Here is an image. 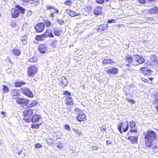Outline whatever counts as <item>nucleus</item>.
Masks as SVG:
<instances>
[{"label": "nucleus", "instance_id": "nucleus-1", "mask_svg": "<svg viewBox=\"0 0 158 158\" xmlns=\"http://www.w3.org/2000/svg\"><path fill=\"white\" fill-rule=\"evenodd\" d=\"M156 135L155 132L152 130L148 131L144 134L145 144L147 147H151L152 146L157 139Z\"/></svg>", "mask_w": 158, "mask_h": 158}, {"label": "nucleus", "instance_id": "nucleus-2", "mask_svg": "<svg viewBox=\"0 0 158 158\" xmlns=\"http://www.w3.org/2000/svg\"><path fill=\"white\" fill-rule=\"evenodd\" d=\"M74 111L75 114H78L77 117V121L81 122L85 121L86 119V116L82 110L77 108H75Z\"/></svg>", "mask_w": 158, "mask_h": 158}, {"label": "nucleus", "instance_id": "nucleus-3", "mask_svg": "<svg viewBox=\"0 0 158 158\" xmlns=\"http://www.w3.org/2000/svg\"><path fill=\"white\" fill-rule=\"evenodd\" d=\"M32 114L33 110L31 109L28 108L25 110L23 112V120L27 123L30 122L31 121V117Z\"/></svg>", "mask_w": 158, "mask_h": 158}, {"label": "nucleus", "instance_id": "nucleus-4", "mask_svg": "<svg viewBox=\"0 0 158 158\" xmlns=\"http://www.w3.org/2000/svg\"><path fill=\"white\" fill-rule=\"evenodd\" d=\"M38 70L37 67L35 65H30L27 70L28 75L29 76H33L37 72Z\"/></svg>", "mask_w": 158, "mask_h": 158}, {"label": "nucleus", "instance_id": "nucleus-5", "mask_svg": "<svg viewBox=\"0 0 158 158\" xmlns=\"http://www.w3.org/2000/svg\"><path fill=\"white\" fill-rule=\"evenodd\" d=\"M21 92L25 95L30 98H32L34 95L32 93L28 88L24 87L21 89Z\"/></svg>", "mask_w": 158, "mask_h": 158}, {"label": "nucleus", "instance_id": "nucleus-6", "mask_svg": "<svg viewBox=\"0 0 158 158\" xmlns=\"http://www.w3.org/2000/svg\"><path fill=\"white\" fill-rule=\"evenodd\" d=\"M45 25L43 23H38L35 27V31L36 32H41L44 29Z\"/></svg>", "mask_w": 158, "mask_h": 158}, {"label": "nucleus", "instance_id": "nucleus-7", "mask_svg": "<svg viewBox=\"0 0 158 158\" xmlns=\"http://www.w3.org/2000/svg\"><path fill=\"white\" fill-rule=\"evenodd\" d=\"M47 47L45 44H40L39 45L38 50L41 53L45 54L47 51Z\"/></svg>", "mask_w": 158, "mask_h": 158}, {"label": "nucleus", "instance_id": "nucleus-8", "mask_svg": "<svg viewBox=\"0 0 158 158\" xmlns=\"http://www.w3.org/2000/svg\"><path fill=\"white\" fill-rule=\"evenodd\" d=\"M134 56H135V60L138 64H142L144 62V59L143 56H139L138 54L134 55Z\"/></svg>", "mask_w": 158, "mask_h": 158}, {"label": "nucleus", "instance_id": "nucleus-9", "mask_svg": "<svg viewBox=\"0 0 158 158\" xmlns=\"http://www.w3.org/2000/svg\"><path fill=\"white\" fill-rule=\"evenodd\" d=\"M41 118L40 115L37 114H34L31 118V121L33 123H38Z\"/></svg>", "mask_w": 158, "mask_h": 158}, {"label": "nucleus", "instance_id": "nucleus-10", "mask_svg": "<svg viewBox=\"0 0 158 158\" xmlns=\"http://www.w3.org/2000/svg\"><path fill=\"white\" fill-rule=\"evenodd\" d=\"M11 15L14 18H17L20 15L19 11L16 9L13 8L11 10Z\"/></svg>", "mask_w": 158, "mask_h": 158}, {"label": "nucleus", "instance_id": "nucleus-11", "mask_svg": "<svg viewBox=\"0 0 158 158\" xmlns=\"http://www.w3.org/2000/svg\"><path fill=\"white\" fill-rule=\"evenodd\" d=\"M16 102L17 103L20 104L26 105L28 104L29 100L23 98H18L16 99Z\"/></svg>", "mask_w": 158, "mask_h": 158}, {"label": "nucleus", "instance_id": "nucleus-12", "mask_svg": "<svg viewBox=\"0 0 158 158\" xmlns=\"http://www.w3.org/2000/svg\"><path fill=\"white\" fill-rule=\"evenodd\" d=\"M140 69L142 71V73L146 76L151 75L152 73V71L150 69H148L145 68H141Z\"/></svg>", "mask_w": 158, "mask_h": 158}, {"label": "nucleus", "instance_id": "nucleus-13", "mask_svg": "<svg viewBox=\"0 0 158 158\" xmlns=\"http://www.w3.org/2000/svg\"><path fill=\"white\" fill-rule=\"evenodd\" d=\"M118 72V69L115 67L108 69L106 71L107 73L109 74H116Z\"/></svg>", "mask_w": 158, "mask_h": 158}, {"label": "nucleus", "instance_id": "nucleus-14", "mask_svg": "<svg viewBox=\"0 0 158 158\" xmlns=\"http://www.w3.org/2000/svg\"><path fill=\"white\" fill-rule=\"evenodd\" d=\"M66 98L65 103L67 105L71 106L73 105L74 103L73 101L72 100V97L67 96Z\"/></svg>", "mask_w": 158, "mask_h": 158}, {"label": "nucleus", "instance_id": "nucleus-15", "mask_svg": "<svg viewBox=\"0 0 158 158\" xmlns=\"http://www.w3.org/2000/svg\"><path fill=\"white\" fill-rule=\"evenodd\" d=\"M102 7L101 6H98L94 10V13L96 15H99L102 14Z\"/></svg>", "mask_w": 158, "mask_h": 158}, {"label": "nucleus", "instance_id": "nucleus-16", "mask_svg": "<svg viewBox=\"0 0 158 158\" xmlns=\"http://www.w3.org/2000/svg\"><path fill=\"white\" fill-rule=\"evenodd\" d=\"M46 38L47 37L44 33L42 35H37L35 37V40L38 41H44Z\"/></svg>", "mask_w": 158, "mask_h": 158}, {"label": "nucleus", "instance_id": "nucleus-17", "mask_svg": "<svg viewBox=\"0 0 158 158\" xmlns=\"http://www.w3.org/2000/svg\"><path fill=\"white\" fill-rule=\"evenodd\" d=\"M44 33L46 36L47 38L48 37L50 38H53L54 37L52 34V30L47 29L46 31Z\"/></svg>", "mask_w": 158, "mask_h": 158}, {"label": "nucleus", "instance_id": "nucleus-18", "mask_svg": "<svg viewBox=\"0 0 158 158\" xmlns=\"http://www.w3.org/2000/svg\"><path fill=\"white\" fill-rule=\"evenodd\" d=\"M128 139L133 143H137L138 141V138L136 136H129L128 137Z\"/></svg>", "mask_w": 158, "mask_h": 158}, {"label": "nucleus", "instance_id": "nucleus-19", "mask_svg": "<svg viewBox=\"0 0 158 158\" xmlns=\"http://www.w3.org/2000/svg\"><path fill=\"white\" fill-rule=\"evenodd\" d=\"M148 12L151 14H155L156 13H158V8L156 6L153 7L149 10Z\"/></svg>", "mask_w": 158, "mask_h": 158}, {"label": "nucleus", "instance_id": "nucleus-20", "mask_svg": "<svg viewBox=\"0 0 158 158\" xmlns=\"http://www.w3.org/2000/svg\"><path fill=\"white\" fill-rule=\"evenodd\" d=\"M133 61L132 57L129 55H127L125 56V62H127L129 64H131Z\"/></svg>", "mask_w": 158, "mask_h": 158}, {"label": "nucleus", "instance_id": "nucleus-21", "mask_svg": "<svg viewBox=\"0 0 158 158\" xmlns=\"http://www.w3.org/2000/svg\"><path fill=\"white\" fill-rule=\"evenodd\" d=\"M46 8L47 10H50L51 9H53L56 10V14H59V10H58L56 7L54 6H51L49 5H47L46 6Z\"/></svg>", "mask_w": 158, "mask_h": 158}, {"label": "nucleus", "instance_id": "nucleus-22", "mask_svg": "<svg viewBox=\"0 0 158 158\" xmlns=\"http://www.w3.org/2000/svg\"><path fill=\"white\" fill-rule=\"evenodd\" d=\"M102 63L104 64H112L114 62L111 59H105L102 61Z\"/></svg>", "mask_w": 158, "mask_h": 158}, {"label": "nucleus", "instance_id": "nucleus-23", "mask_svg": "<svg viewBox=\"0 0 158 158\" xmlns=\"http://www.w3.org/2000/svg\"><path fill=\"white\" fill-rule=\"evenodd\" d=\"M12 52L14 55L18 56L21 53L20 50L17 49H13L12 50Z\"/></svg>", "mask_w": 158, "mask_h": 158}, {"label": "nucleus", "instance_id": "nucleus-24", "mask_svg": "<svg viewBox=\"0 0 158 158\" xmlns=\"http://www.w3.org/2000/svg\"><path fill=\"white\" fill-rule=\"evenodd\" d=\"M54 34L56 36H59L60 34V30L56 28H54L53 29Z\"/></svg>", "mask_w": 158, "mask_h": 158}, {"label": "nucleus", "instance_id": "nucleus-25", "mask_svg": "<svg viewBox=\"0 0 158 158\" xmlns=\"http://www.w3.org/2000/svg\"><path fill=\"white\" fill-rule=\"evenodd\" d=\"M19 91L17 89H13L11 91V94L13 96H17L19 94Z\"/></svg>", "mask_w": 158, "mask_h": 158}, {"label": "nucleus", "instance_id": "nucleus-26", "mask_svg": "<svg viewBox=\"0 0 158 158\" xmlns=\"http://www.w3.org/2000/svg\"><path fill=\"white\" fill-rule=\"evenodd\" d=\"M15 7L20 11L22 14H23L24 13L25 9L22 6L19 5H17Z\"/></svg>", "mask_w": 158, "mask_h": 158}, {"label": "nucleus", "instance_id": "nucleus-27", "mask_svg": "<svg viewBox=\"0 0 158 158\" xmlns=\"http://www.w3.org/2000/svg\"><path fill=\"white\" fill-rule=\"evenodd\" d=\"M22 42L24 45H25L27 42V37L26 35L23 36L21 37Z\"/></svg>", "mask_w": 158, "mask_h": 158}, {"label": "nucleus", "instance_id": "nucleus-28", "mask_svg": "<svg viewBox=\"0 0 158 158\" xmlns=\"http://www.w3.org/2000/svg\"><path fill=\"white\" fill-rule=\"evenodd\" d=\"M108 25L107 24H105L100 25L98 29H101L102 31H104L105 29L108 28Z\"/></svg>", "mask_w": 158, "mask_h": 158}, {"label": "nucleus", "instance_id": "nucleus-29", "mask_svg": "<svg viewBox=\"0 0 158 158\" xmlns=\"http://www.w3.org/2000/svg\"><path fill=\"white\" fill-rule=\"evenodd\" d=\"M50 12L51 13L49 14V17L50 18H51L53 20L55 16V14L56 13V10L54 11H53L52 10H51Z\"/></svg>", "mask_w": 158, "mask_h": 158}, {"label": "nucleus", "instance_id": "nucleus-30", "mask_svg": "<svg viewBox=\"0 0 158 158\" xmlns=\"http://www.w3.org/2000/svg\"><path fill=\"white\" fill-rule=\"evenodd\" d=\"M148 3L150 6H152L154 5L157 1V0H148Z\"/></svg>", "mask_w": 158, "mask_h": 158}, {"label": "nucleus", "instance_id": "nucleus-31", "mask_svg": "<svg viewBox=\"0 0 158 158\" xmlns=\"http://www.w3.org/2000/svg\"><path fill=\"white\" fill-rule=\"evenodd\" d=\"M37 104L36 101L34 100L31 102L29 105V107H32L35 106Z\"/></svg>", "mask_w": 158, "mask_h": 158}, {"label": "nucleus", "instance_id": "nucleus-32", "mask_svg": "<svg viewBox=\"0 0 158 158\" xmlns=\"http://www.w3.org/2000/svg\"><path fill=\"white\" fill-rule=\"evenodd\" d=\"M66 12L68 14L72 17H74L75 16V14L74 13V12L70 10H67Z\"/></svg>", "mask_w": 158, "mask_h": 158}, {"label": "nucleus", "instance_id": "nucleus-33", "mask_svg": "<svg viewBox=\"0 0 158 158\" xmlns=\"http://www.w3.org/2000/svg\"><path fill=\"white\" fill-rule=\"evenodd\" d=\"M61 83L62 85V87H63L66 86L68 84L67 80H62L61 81Z\"/></svg>", "mask_w": 158, "mask_h": 158}, {"label": "nucleus", "instance_id": "nucleus-34", "mask_svg": "<svg viewBox=\"0 0 158 158\" xmlns=\"http://www.w3.org/2000/svg\"><path fill=\"white\" fill-rule=\"evenodd\" d=\"M25 83L24 82H17L15 84L16 87H20L22 85H24Z\"/></svg>", "mask_w": 158, "mask_h": 158}, {"label": "nucleus", "instance_id": "nucleus-35", "mask_svg": "<svg viewBox=\"0 0 158 158\" xmlns=\"http://www.w3.org/2000/svg\"><path fill=\"white\" fill-rule=\"evenodd\" d=\"M37 57L35 56H33L29 59V61L30 62H35L37 61Z\"/></svg>", "mask_w": 158, "mask_h": 158}, {"label": "nucleus", "instance_id": "nucleus-36", "mask_svg": "<svg viewBox=\"0 0 158 158\" xmlns=\"http://www.w3.org/2000/svg\"><path fill=\"white\" fill-rule=\"evenodd\" d=\"M56 145L57 148L60 149L62 148L63 147L62 144L60 141H57L56 143Z\"/></svg>", "mask_w": 158, "mask_h": 158}, {"label": "nucleus", "instance_id": "nucleus-37", "mask_svg": "<svg viewBox=\"0 0 158 158\" xmlns=\"http://www.w3.org/2000/svg\"><path fill=\"white\" fill-rule=\"evenodd\" d=\"M45 23L46 27H50L51 26V23L49 20H45Z\"/></svg>", "mask_w": 158, "mask_h": 158}, {"label": "nucleus", "instance_id": "nucleus-38", "mask_svg": "<svg viewBox=\"0 0 158 158\" xmlns=\"http://www.w3.org/2000/svg\"><path fill=\"white\" fill-rule=\"evenodd\" d=\"M123 123H121L120 124H119L118 126V129L119 131H120V133L121 134L123 133V132L122 131V128L123 127Z\"/></svg>", "mask_w": 158, "mask_h": 158}, {"label": "nucleus", "instance_id": "nucleus-39", "mask_svg": "<svg viewBox=\"0 0 158 158\" xmlns=\"http://www.w3.org/2000/svg\"><path fill=\"white\" fill-rule=\"evenodd\" d=\"M157 57L155 55L152 56L150 58V60L151 62H155L156 60Z\"/></svg>", "mask_w": 158, "mask_h": 158}, {"label": "nucleus", "instance_id": "nucleus-40", "mask_svg": "<svg viewBox=\"0 0 158 158\" xmlns=\"http://www.w3.org/2000/svg\"><path fill=\"white\" fill-rule=\"evenodd\" d=\"M129 126L131 128L135 127L136 126V123L134 121H131L130 122Z\"/></svg>", "mask_w": 158, "mask_h": 158}, {"label": "nucleus", "instance_id": "nucleus-41", "mask_svg": "<svg viewBox=\"0 0 158 158\" xmlns=\"http://www.w3.org/2000/svg\"><path fill=\"white\" fill-rule=\"evenodd\" d=\"M3 90L4 91V93H7L8 92L9 90L8 88L6 85H3Z\"/></svg>", "mask_w": 158, "mask_h": 158}, {"label": "nucleus", "instance_id": "nucleus-42", "mask_svg": "<svg viewBox=\"0 0 158 158\" xmlns=\"http://www.w3.org/2000/svg\"><path fill=\"white\" fill-rule=\"evenodd\" d=\"M153 103L157 105V106L156 107V110L158 113V98L155 99Z\"/></svg>", "mask_w": 158, "mask_h": 158}, {"label": "nucleus", "instance_id": "nucleus-43", "mask_svg": "<svg viewBox=\"0 0 158 158\" xmlns=\"http://www.w3.org/2000/svg\"><path fill=\"white\" fill-rule=\"evenodd\" d=\"M64 3L66 5L69 6L72 4V2L71 0H67Z\"/></svg>", "mask_w": 158, "mask_h": 158}, {"label": "nucleus", "instance_id": "nucleus-44", "mask_svg": "<svg viewBox=\"0 0 158 158\" xmlns=\"http://www.w3.org/2000/svg\"><path fill=\"white\" fill-rule=\"evenodd\" d=\"M152 80H144V81H143L148 84H152Z\"/></svg>", "mask_w": 158, "mask_h": 158}, {"label": "nucleus", "instance_id": "nucleus-45", "mask_svg": "<svg viewBox=\"0 0 158 158\" xmlns=\"http://www.w3.org/2000/svg\"><path fill=\"white\" fill-rule=\"evenodd\" d=\"M126 99L128 101V102H131L132 103L134 104L135 103V101L133 100L132 99L127 98H126Z\"/></svg>", "mask_w": 158, "mask_h": 158}, {"label": "nucleus", "instance_id": "nucleus-46", "mask_svg": "<svg viewBox=\"0 0 158 158\" xmlns=\"http://www.w3.org/2000/svg\"><path fill=\"white\" fill-rule=\"evenodd\" d=\"M132 132L134 133H137V129H135L133 128H131L130 131L129 132Z\"/></svg>", "mask_w": 158, "mask_h": 158}, {"label": "nucleus", "instance_id": "nucleus-47", "mask_svg": "<svg viewBox=\"0 0 158 158\" xmlns=\"http://www.w3.org/2000/svg\"><path fill=\"white\" fill-rule=\"evenodd\" d=\"M64 127L65 129L67 130L68 131H69L70 129V126L68 124H66L65 125Z\"/></svg>", "mask_w": 158, "mask_h": 158}, {"label": "nucleus", "instance_id": "nucleus-48", "mask_svg": "<svg viewBox=\"0 0 158 158\" xmlns=\"http://www.w3.org/2000/svg\"><path fill=\"white\" fill-rule=\"evenodd\" d=\"M127 122V124L126 127L125 128H123V131L124 132H126L128 129L129 126H128V122Z\"/></svg>", "mask_w": 158, "mask_h": 158}, {"label": "nucleus", "instance_id": "nucleus-49", "mask_svg": "<svg viewBox=\"0 0 158 158\" xmlns=\"http://www.w3.org/2000/svg\"><path fill=\"white\" fill-rule=\"evenodd\" d=\"M64 94L68 96H70L71 95V93L68 91H65L64 92Z\"/></svg>", "mask_w": 158, "mask_h": 158}, {"label": "nucleus", "instance_id": "nucleus-50", "mask_svg": "<svg viewBox=\"0 0 158 158\" xmlns=\"http://www.w3.org/2000/svg\"><path fill=\"white\" fill-rule=\"evenodd\" d=\"M115 23V20L114 19L109 20L108 21V23Z\"/></svg>", "mask_w": 158, "mask_h": 158}, {"label": "nucleus", "instance_id": "nucleus-51", "mask_svg": "<svg viewBox=\"0 0 158 158\" xmlns=\"http://www.w3.org/2000/svg\"><path fill=\"white\" fill-rule=\"evenodd\" d=\"M10 25L11 27H16V23L15 22H12L10 23Z\"/></svg>", "mask_w": 158, "mask_h": 158}, {"label": "nucleus", "instance_id": "nucleus-52", "mask_svg": "<svg viewBox=\"0 0 158 158\" xmlns=\"http://www.w3.org/2000/svg\"><path fill=\"white\" fill-rule=\"evenodd\" d=\"M35 147L37 148H40L41 147H42V145H41V144L39 143H37L35 144Z\"/></svg>", "mask_w": 158, "mask_h": 158}, {"label": "nucleus", "instance_id": "nucleus-53", "mask_svg": "<svg viewBox=\"0 0 158 158\" xmlns=\"http://www.w3.org/2000/svg\"><path fill=\"white\" fill-rule=\"evenodd\" d=\"M57 22L60 24V25H62L64 24V22L60 19H58L57 20Z\"/></svg>", "mask_w": 158, "mask_h": 158}, {"label": "nucleus", "instance_id": "nucleus-54", "mask_svg": "<svg viewBox=\"0 0 158 158\" xmlns=\"http://www.w3.org/2000/svg\"><path fill=\"white\" fill-rule=\"evenodd\" d=\"M153 95L154 98H157L158 97V93L157 92H155L153 94Z\"/></svg>", "mask_w": 158, "mask_h": 158}, {"label": "nucleus", "instance_id": "nucleus-55", "mask_svg": "<svg viewBox=\"0 0 158 158\" xmlns=\"http://www.w3.org/2000/svg\"><path fill=\"white\" fill-rule=\"evenodd\" d=\"M112 142L110 140H108L106 141V143L108 144H111Z\"/></svg>", "mask_w": 158, "mask_h": 158}, {"label": "nucleus", "instance_id": "nucleus-56", "mask_svg": "<svg viewBox=\"0 0 158 158\" xmlns=\"http://www.w3.org/2000/svg\"><path fill=\"white\" fill-rule=\"evenodd\" d=\"M139 1L140 3H145V0H139Z\"/></svg>", "mask_w": 158, "mask_h": 158}, {"label": "nucleus", "instance_id": "nucleus-57", "mask_svg": "<svg viewBox=\"0 0 158 158\" xmlns=\"http://www.w3.org/2000/svg\"><path fill=\"white\" fill-rule=\"evenodd\" d=\"M153 148L154 149V151H158V148L156 146L155 147H153Z\"/></svg>", "mask_w": 158, "mask_h": 158}, {"label": "nucleus", "instance_id": "nucleus-58", "mask_svg": "<svg viewBox=\"0 0 158 158\" xmlns=\"http://www.w3.org/2000/svg\"><path fill=\"white\" fill-rule=\"evenodd\" d=\"M92 149L94 150H97L98 149V148L97 146H93L92 147Z\"/></svg>", "mask_w": 158, "mask_h": 158}, {"label": "nucleus", "instance_id": "nucleus-59", "mask_svg": "<svg viewBox=\"0 0 158 158\" xmlns=\"http://www.w3.org/2000/svg\"><path fill=\"white\" fill-rule=\"evenodd\" d=\"M100 129L103 131H105L106 130V128H103L102 127H100Z\"/></svg>", "mask_w": 158, "mask_h": 158}, {"label": "nucleus", "instance_id": "nucleus-60", "mask_svg": "<svg viewBox=\"0 0 158 158\" xmlns=\"http://www.w3.org/2000/svg\"><path fill=\"white\" fill-rule=\"evenodd\" d=\"M37 126V125L32 124L31 125V127L32 128H36Z\"/></svg>", "mask_w": 158, "mask_h": 158}, {"label": "nucleus", "instance_id": "nucleus-61", "mask_svg": "<svg viewBox=\"0 0 158 158\" xmlns=\"http://www.w3.org/2000/svg\"><path fill=\"white\" fill-rule=\"evenodd\" d=\"M32 13L31 11H29L27 13V15L30 16L32 15Z\"/></svg>", "mask_w": 158, "mask_h": 158}, {"label": "nucleus", "instance_id": "nucleus-62", "mask_svg": "<svg viewBox=\"0 0 158 158\" xmlns=\"http://www.w3.org/2000/svg\"><path fill=\"white\" fill-rule=\"evenodd\" d=\"M23 2H29L30 0H21Z\"/></svg>", "mask_w": 158, "mask_h": 158}, {"label": "nucleus", "instance_id": "nucleus-63", "mask_svg": "<svg viewBox=\"0 0 158 158\" xmlns=\"http://www.w3.org/2000/svg\"><path fill=\"white\" fill-rule=\"evenodd\" d=\"M73 130L75 131L76 133H78V134H80V133H79V132H78V130L77 129H73Z\"/></svg>", "mask_w": 158, "mask_h": 158}, {"label": "nucleus", "instance_id": "nucleus-64", "mask_svg": "<svg viewBox=\"0 0 158 158\" xmlns=\"http://www.w3.org/2000/svg\"><path fill=\"white\" fill-rule=\"evenodd\" d=\"M154 62H155V64H158V60H157V59H156V60Z\"/></svg>", "mask_w": 158, "mask_h": 158}]
</instances>
